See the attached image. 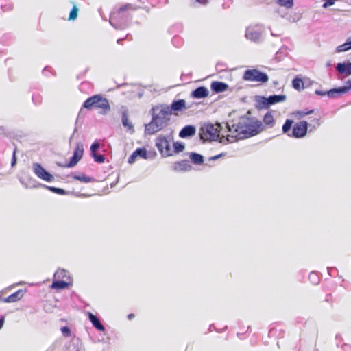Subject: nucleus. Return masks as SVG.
Listing matches in <instances>:
<instances>
[{"instance_id":"obj_1","label":"nucleus","mask_w":351,"mask_h":351,"mask_svg":"<svg viewBox=\"0 0 351 351\" xmlns=\"http://www.w3.org/2000/svg\"><path fill=\"white\" fill-rule=\"evenodd\" d=\"M229 131L232 134V137L237 139H244L258 134L262 130L263 125L260 121H254L244 119L237 123L228 125Z\"/></svg>"},{"instance_id":"obj_2","label":"nucleus","mask_w":351,"mask_h":351,"mask_svg":"<svg viewBox=\"0 0 351 351\" xmlns=\"http://www.w3.org/2000/svg\"><path fill=\"white\" fill-rule=\"evenodd\" d=\"M152 118L149 123L146 125V131L149 134L161 130L165 128L172 114L169 109V106L166 104H159L152 108Z\"/></svg>"},{"instance_id":"obj_3","label":"nucleus","mask_w":351,"mask_h":351,"mask_svg":"<svg viewBox=\"0 0 351 351\" xmlns=\"http://www.w3.org/2000/svg\"><path fill=\"white\" fill-rule=\"evenodd\" d=\"M83 108L87 110L97 109L101 114H106L110 110L108 100L101 95H95L88 98L84 102Z\"/></svg>"},{"instance_id":"obj_4","label":"nucleus","mask_w":351,"mask_h":351,"mask_svg":"<svg viewBox=\"0 0 351 351\" xmlns=\"http://www.w3.org/2000/svg\"><path fill=\"white\" fill-rule=\"evenodd\" d=\"M298 119L303 118L306 116H309L308 118V126L310 128V131L317 130L322 124V116L320 112L315 110H301L295 112Z\"/></svg>"},{"instance_id":"obj_5","label":"nucleus","mask_w":351,"mask_h":351,"mask_svg":"<svg viewBox=\"0 0 351 351\" xmlns=\"http://www.w3.org/2000/svg\"><path fill=\"white\" fill-rule=\"evenodd\" d=\"M219 124H206L201 128L200 137L204 141H217L220 136Z\"/></svg>"},{"instance_id":"obj_6","label":"nucleus","mask_w":351,"mask_h":351,"mask_svg":"<svg viewBox=\"0 0 351 351\" xmlns=\"http://www.w3.org/2000/svg\"><path fill=\"white\" fill-rule=\"evenodd\" d=\"M141 8L140 6L132 3H126L119 8L113 10L110 14V23L111 24H117L120 23L124 17V13L128 11H135Z\"/></svg>"},{"instance_id":"obj_7","label":"nucleus","mask_w":351,"mask_h":351,"mask_svg":"<svg viewBox=\"0 0 351 351\" xmlns=\"http://www.w3.org/2000/svg\"><path fill=\"white\" fill-rule=\"evenodd\" d=\"M243 79L248 82H257L258 84H263L269 81L267 73L256 69L246 70L243 73Z\"/></svg>"},{"instance_id":"obj_8","label":"nucleus","mask_w":351,"mask_h":351,"mask_svg":"<svg viewBox=\"0 0 351 351\" xmlns=\"http://www.w3.org/2000/svg\"><path fill=\"white\" fill-rule=\"evenodd\" d=\"M171 139L165 136H159L156 139V146L162 156L173 155Z\"/></svg>"},{"instance_id":"obj_9","label":"nucleus","mask_w":351,"mask_h":351,"mask_svg":"<svg viewBox=\"0 0 351 351\" xmlns=\"http://www.w3.org/2000/svg\"><path fill=\"white\" fill-rule=\"evenodd\" d=\"M32 168L34 174L38 178L48 182L53 181V176L47 171H46L40 163H34L32 165Z\"/></svg>"},{"instance_id":"obj_10","label":"nucleus","mask_w":351,"mask_h":351,"mask_svg":"<svg viewBox=\"0 0 351 351\" xmlns=\"http://www.w3.org/2000/svg\"><path fill=\"white\" fill-rule=\"evenodd\" d=\"M84 154V147L82 143H77L72 158H71L69 163L63 165V167L70 168L75 166L77 163L81 160Z\"/></svg>"},{"instance_id":"obj_11","label":"nucleus","mask_w":351,"mask_h":351,"mask_svg":"<svg viewBox=\"0 0 351 351\" xmlns=\"http://www.w3.org/2000/svg\"><path fill=\"white\" fill-rule=\"evenodd\" d=\"M308 130V123L306 121H301L296 123L292 130V136L300 138L306 135Z\"/></svg>"},{"instance_id":"obj_12","label":"nucleus","mask_w":351,"mask_h":351,"mask_svg":"<svg viewBox=\"0 0 351 351\" xmlns=\"http://www.w3.org/2000/svg\"><path fill=\"white\" fill-rule=\"evenodd\" d=\"M189 108V106H186V103L184 99L174 100L169 106L171 114H174L176 115H178L179 112L186 110Z\"/></svg>"},{"instance_id":"obj_13","label":"nucleus","mask_w":351,"mask_h":351,"mask_svg":"<svg viewBox=\"0 0 351 351\" xmlns=\"http://www.w3.org/2000/svg\"><path fill=\"white\" fill-rule=\"evenodd\" d=\"M347 86L333 88L328 91L327 94L329 97H335L337 95H342L348 93L351 89V80L346 82Z\"/></svg>"},{"instance_id":"obj_14","label":"nucleus","mask_w":351,"mask_h":351,"mask_svg":"<svg viewBox=\"0 0 351 351\" xmlns=\"http://www.w3.org/2000/svg\"><path fill=\"white\" fill-rule=\"evenodd\" d=\"M173 170L178 172L189 171L191 169V165L188 160L176 162L173 166Z\"/></svg>"},{"instance_id":"obj_15","label":"nucleus","mask_w":351,"mask_h":351,"mask_svg":"<svg viewBox=\"0 0 351 351\" xmlns=\"http://www.w3.org/2000/svg\"><path fill=\"white\" fill-rule=\"evenodd\" d=\"M25 291L23 289H19L16 292L13 293L10 295L4 298L3 300L4 302L12 303L19 301L24 295Z\"/></svg>"},{"instance_id":"obj_16","label":"nucleus","mask_w":351,"mask_h":351,"mask_svg":"<svg viewBox=\"0 0 351 351\" xmlns=\"http://www.w3.org/2000/svg\"><path fill=\"white\" fill-rule=\"evenodd\" d=\"M209 94L208 89L204 86H200L194 90L191 93V96L193 98H205Z\"/></svg>"},{"instance_id":"obj_17","label":"nucleus","mask_w":351,"mask_h":351,"mask_svg":"<svg viewBox=\"0 0 351 351\" xmlns=\"http://www.w3.org/2000/svg\"><path fill=\"white\" fill-rule=\"evenodd\" d=\"M210 88L214 92L218 93L226 91L228 89V86L224 82L215 81L211 83Z\"/></svg>"},{"instance_id":"obj_18","label":"nucleus","mask_w":351,"mask_h":351,"mask_svg":"<svg viewBox=\"0 0 351 351\" xmlns=\"http://www.w3.org/2000/svg\"><path fill=\"white\" fill-rule=\"evenodd\" d=\"M195 134V128L192 125H186L184 127L179 133L181 138L191 136Z\"/></svg>"},{"instance_id":"obj_19","label":"nucleus","mask_w":351,"mask_h":351,"mask_svg":"<svg viewBox=\"0 0 351 351\" xmlns=\"http://www.w3.org/2000/svg\"><path fill=\"white\" fill-rule=\"evenodd\" d=\"M88 316L89 320L91 322L95 328H96L99 331H104V326L101 324L99 319L95 315L89 312L88 313Z\"/></svg>"},{"instance_id":"obj_20","label":"nucleus","mask_w":351,"mask_h":351,"mask_svg":"<svg viewBox=\"0 0 351 351\" xmlns=\"http://www.w3.org/2000/svg\"><path fill=\"white\" fill-rule=\"evenodd\" d=\"M336 69L341 74L351 75V63H339Z\"/></svg>"},{"instance_id":"obj_21","label":"nucleus","mask_w":351,"mask_h":351,"mask_svg":"<svg viewBox=\"0 0 351 351\" xmlns=\"http://www.w3.org/2000/svg\"><path fill=\"white\" fill-rule=\"evenodd\" d=\"M256 106L258 109H266L269 107L267 97L263 96H257L256 97Z\"/></svg>"},{"instance_id":"obj_22","label":"nucleus","mask_w":351,"mask_h":351,"mask_svg":"<svg viewBox=\"0 0 351 351\" xmlns=\"http://www.w3.org/2000/svg\"><path fill=\"white\" fill-rule=\"evenodd\" d=\"M285 99V95H271L269 96L268 98H267V102L269 104V106L283 101Z\"/></svg>"},{"instance_id":"obj_23","label":"nucleus","mask_w":351,"mask_h":351,"mask_svg":"<svg viewBox=\"0 0 351 351\" xmlns=\"http://www.w3.org/2000/svg\"><path fill=\"white\" fill-rule=\"evenodd\" d=\"M69 286V283L64 280H55L51 285V289H64Z\"/></svg>"},{"instance_id":"obj_24","label":"nucleus","mask_w":351,"mask_h":351,"mask_svg":"<svg viewBox=\"0 0 351 351\" xmlns=\"http://www.w3.org/2000/svg\"><path fill=\"white\" fill-rule=\"evenodd\" d=\"M292 86L298 91H300L304 88L303 80L298 77H296L293 80Z\"/></svg>"},{"instance_id":"obj_25","label":"nucleus","mask_w":351,"mask_h":351,"mask_svg":"<svg viewBox=\"0 0 351 351\" xmlns=\"http://www.w3.org/2000/svg\"><path fill=\"white\" fill-rule=\"evenodd\" d=\"M121 121L123 126L128 130H132L133 128V125L132 123L129 121L128 113L126 112H123L121 115Z\"/></svg>"},{"instance_id":"obj_26","label":"nucleus","mask_w":351,"mask_h":351,"mask_svg":"<svg viewBox=\"0 0 351 351\" xmlns=\"http://www.w3.org/2000/svg\"><path fill=\"white\" fill-rule=\"evenodd\" d=\"M190 159L193 163L197 165H201L204 162L203 156L197 153H191L190 155Z\"/></svg>"},{"instance_id":"obj_27","label":"nucleus","mask_w":351,"mask_h":351,"mask_svg":"<svg viewBox=\"0 0 351 351\" xmlns=\"http://www.w3.org/2000/svg\"><path fill=\"white\" fill-rule=\"evenodd\" d=\"M287 15H289L288 20L293 23L298 21L302 17V14L300 12H287Z\"/></svg>"},{"instance_id":"obj_28","label":"nucleus","mask_w":351,"mask_h":351,"mask_svg":"<svg viewBox=\"0 0 351 351\" xmlns=\"http://www.w3.org/2000/svg\"><path fill=\"white\" fill-rule=\"evenodd\" d=\"M73 179L79 180L80 182H84V183H88L93 181V178L86 176L84 174L80 176H72Z\"/></svg>"},{"instance_id":"obj_29","label":"nucleus","mask_w":351,"mask_h":351,"mask_svg":"<svg viewBox=\"0 0 351 351\" xmlns=\"http://www.w3.org/2000/svg\"><path fill=\"white\" fill-rule=\"evenodd\" d=\"M351 49V41L346 42L337 47V52L346 51Z\"/></svg>"},{"instance_id":"obj_30","label":"nucleus","mask_w":351,"mask_h":351,"mask_svg":"<svg viewBox=\"0 0 351 351\" xmlns=\"http://www.w3.org/2000/svg\"><path fill=\"white\" fill-rule=\"evenodd\" d=\"M172 149L173 150V154H178V153L181 152H182L184 150V145L182 143H180V142H176V143H173Z\"/></svg>"},{"instance_id":"obj_31","label":"nucleus","mask_w":351,"mask_h":351,"mask_svg":"<svg viewBox=\"0 0 351 351\" xmlns=\"http://www.w3.org/2000/svg\"><path fill=\"white\" fill-rule=\"evenodd\" d=\"M44 186L46 189H47L48 190H49L50 191L53 192L55 193H57L58 195H65V194H66V192L64 189H62L56 188V187H54V186H45V185H44Z\"/></svg>"},{"instance_id":"obj_32","label":"nucleus","mask_w":351,"mask_h":351,"mask_svg":"<svg viewBox=\"0 0 351 351\" xmlns=\"http://www.w3.org/2000/svg\"><path fill=\"white\" fill-rule=\"evenodd\" d=\"M135 154L142 158L147 159V152L145 148H138L134 151Z\"/></svg>"},{"instance_id":"obj_33","label":"nucleus","mask_w":351,"mask_h":351,"mask_svg":"<svg viewBox=\"0 0 351 351\" xmlns=\"http://www.w3.org/2000/svg\"><path fill=\"white\" fill-rule=\"evenodd\" d=\"M77 12H78V8H77L76 5H73V7L72 8V9L69 13V20H70V21L75 20L77 16Z\"/></svg>"},{"instance_id":"obj_34","label":"nucleus","mask_w":351,"mask_h":351,"mask_svg":"<svg viewBox=\"0 0 351 351\" xmlns=\"http://www.w3.org/2000/svg\"><path fill=\"white\" fill-rule=\"evenodd\" d=\"M263 122L266 125H271L274 123V118L272 114L270 112H267L264 118H263Z\"/></svg>"},{"instance_id":"obj_35","label":"nucleus","mask_w":351,"mask_h":351,"mask_svg":"<svg viewBox=\"0 0 351 351\" xmlns=\"http://www.w3.org/2000/svg\"><path fill=\"white\" fill-rule=\"evenodd\" d=\"M66 276V271L62 269H59L56 271L54 274V278L59 279L60 278H64Z\"/></svg>"},{"instance_id":"obj_36","label":"nucleus","mask_w":351,"mask_h":351,"mask_svg":"<svg viewBox=\"0 0 351 351\" xmlns=\"http://www.w3.org/2000/svg\"><path fill=\"white\" fill-rule=\"evenodd\" d=\"M99 144L97 142L93 143L90 147L91 156L95 154L96 152L99 149Z\"/></svg>"},{"instance_id":"obj_37","label":"nucleus","mask_w":351,"mask_h":351,"mask_svg":"<svg viewBox=\"0 0 351 351\" xmlns=\"http://www.w3.org/2000/svg\"><path fill=\"white\" fill-rule=\"evenodd\" d=\"M92 157L94 158L95 161L98 163H102L105 160V158L103 155H97L96 154L94 155H92Z\"/></svg>"},{"instance_id":"obj_38","label":"nucleus","mask_w":351,"mask_h":351,"mask_svg":"<svg viewBox=\"0 0 351 351\" xmlns=\"http://www.w3.org/2000/svg\"><path fill=\"white\" fill-rule=\"evenodd\" d=\"M61 331L64 336L70 337L71 336V330L67 326H63L61 328Z\"/></svg>"},{"instance_id":"obj_39","label":"nucleus","mask_w":351,"mask_h":351,"mask_svg":"<svg viewBox=\"0 0 351 351\" xmlns=\"http://www.w3.org/2000/svg\"><path fill=\"white\" fill-rule=\"evenodd\" d=\"M137 158V156L135 154V152H134L132 155L128 158V162L130 164L134 163L136 160V158Z\"/></svg>"},{"instance_id":"obj_40","label":"nucleus","mask_w":351,"mask_h":351,"mask_svg":"<svg viewBox=\"0 0 351 351\" xmlns=\"http://www.w3.org/2000/svg\"><path fill=\"white\" fill-rule=\"evenodd\" d=\"M327 93H328V91L327 92H324V91L319 90H315V94H317V95H320V96H324L326 95H328Z\"/></svg>"},{"instance_id":"obj_41","label":"nucleus","mask_w":351,"mask_h":351,"mask_svg":"<svg viewBox=\"0 0 351 351\" xmlns=\"http://www.w3.org/2000/svg\"><path fill=\"white\" fill-rule=\"evenodd\" d=\"M293 123V121L287 119V132L290 130Z\"/></svg>"},{"instance_id":"obj_42","label":"nucleus","mask_w":351,"mask_h":351,"mask_svg":"<svg viewBox=\"0 0 351 351\" xmlns=\"http://www.w3.org/2000/svg\"><path fill=\"white\" fill-rule=\"evenodd\" d=\"M226 154L224 153H221L218 155H216V156H212L210 160H216V159H218L220 157H222L223 156H225Z\"/></svg>"},{"instance_id":"obj_43","label":"nucleus","mask_w":351,"mask_h":351,"mask_svg":"<svg viewBox=\"0 0 351 351\" xmlns=\"http://www.w3.org/2000/svg\"><path fill=\"white\" fill-rule=\"evenodd\" d=\"M293 5V0H287V8H292Z\"/></svg>"},{"instance_id":"obj_44","label":"nucleus","mask_w":351,"mask_h":351,"mask_svg":"<svg viewBox=\"0 0 351 351\" xmlns=\"http://www.w3.org/2000/svg\"><path fill=\"white\" fill-rule=\"evenodd\" d=\"M16 152H14L12 159V165L14 166L16 164Z\"/></svg>"},{"instance_id":"obj_45","label":"nucleus","mask_w":351,"mask_h":351,"mask_svg":"<svg viewBox=\"0 0 351 351\" xmlns=\"http://www.w3.org/2000/svg\"><path fill=\"white\" fill-rule=\"evenodd\" d=\"M253 36H254L253 33H252V32H249V31H247V32H246V37H247V38L253 39V38H254V37H253Z\"/></svg>"},{"instance_id":"obj_46","label":"nucleus","mask_w":351,"mask_h":351,"mask_svg":"<svg viewBox=\"0 0 351 351\" xmlns=\"http://www.w3.org/2000/svg\"><path fill=\"white\" fill-rule=\"evenodd\" d=\"M195 1L199 3L206 5L208 3V0H195Z\"/></svg>"},{"instance_id":"obj_47","label":"nucleus","mask_w":351,"mask_h":351,"mask_svg":"<svg viewBox=\"0 0 351 351\" xmlns=\"http://www.w3.org/2000/svg\"><path fill=\"white\" fill-rule=\"evenodd\" d=\"M4 324V318L1 317L0 318V329L3 327Z\"/></svg>"},{"instance_id":"obj_48","label":"nucleus","mask_w":351,"mask_h":351,"mask_svg":"<svg viewBox=\"0 0 351 351\" xmlns=\"http://www.w3.org/2000/svg\"><path fill=\"white\" fill-rule=\"evenodd\" d=\"M128 319H132L133 317H134V314H129V315H128Z\"/></svg>"},{"instance_id":"obj_49","label":"nucleus","mask_w":351,"mask_h":351,"mask_svg":"<svg viewBox=\"0 0 351 351\" xmlns=\"http://www.w3.org/2000/svg\"><path fill=\"white\" fill-rule=\"evenodd\" d=\"M285 129H286V127H285V123L282 125V130L283 131V132H285Z\"/></svg>"},{"instance_id":"obj_50","label":"nucleus","mask_w":351,"mask_h":351,"mask_svg":"<svg viewBox=\"0 0 351 351\" xmlns=\"http://www.w3.org/2000/svg\"><path fill=\"white\" fill-rule=\"evenodd\" d=\"M332 298V295L331 294H329L327 295V299L326 300H328L329 299H330Z\"/></svg>"},{"instance_id":"obj_51","label":"nucleus","mask_w":351,"mask_h":351,"mask_svg":"<svg viewBox=\"0 0 351 351\" xmlns=\"http://www.w3.org/2000/svg\"><path fill=\"white\" fill-rule=\"evenodd\" d=\"M139 1H141V3H143V4L145 3V1H144L143 0H139Z\"/></svg>"},{"instance_id":"obj_52","label":"nucleus","mask_w":351,"mask_h":351,"mask_svg":"<svg viewBox=\"0 0 351 351\" xmlns=\"http://www.w3.org/2000/svg\"><path fill=\"white\" fill-rule=\"evenodd\" d=\"M80 196L85 197L86 195L84 194H82V195H80Z\"/></svg>"}]
</instances>
